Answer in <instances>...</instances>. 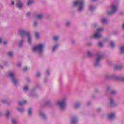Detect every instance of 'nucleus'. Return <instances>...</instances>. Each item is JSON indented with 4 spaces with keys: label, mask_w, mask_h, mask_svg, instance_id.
<instances>
[{
    "label": "nucleus",
    "mask_w": 124,
    "mask_h": 124,
    "mask_svg": "<svg viewBox=\"0 0 124 124\" xmlns=\"http://www.w3.org/2000/svg\"><path fill=\"white\" fill-rule=\"evenodd\" d=\"M18 34L21 36V37H22V38H23V37H25V36H27L28 43H29V44L31 43V36L30 35V34L26 32V31L20 30L18 31Z\"/></svg>",
    "instance_id": "1"
},
{
    "label": "nucleus",
    "mask_w": 124,
    "mask_h": 124,
    "mask_svg": "<svg viewBox=\"0 0 124 124\" xmlns=\"http://www.w3.org/2000/svg\"><path fill=\"white\" fill-rule=\"evenodd\" d=\"M78 3H79V11H81L84 8V1L83 0H79L75 1L74 3V6H76Z\"/></svg>",
    "instance_id": "2"
},
{
    "label": "nucleus",
    "mask_w": 124,
    "mask_h": 124,
    "mask_svg": "<svg viewBox=\"0 0 124 124\" xmlns=\"http://www.w3.org/2000/svg\"><path fill=\"white\" fill-rule=\"evenodd\" d=\"M43 48H44V45L43 44H40L36 46H34L33 50L34 52H42Z\"/></svg>",
    "instance_id": "3"
},
{
    "label": "nucleus",
    "mask_w": 124,
    "mask_h": 124,
    "mask_svg": "<svg viewBox=\"0 0 124 124\" xmlns=\"http://www.w3.org/2000/svg\"><path fill=\"white\" fill-rule=\"evenodd\" d=\"M103 31V29L99 28L97 29L96 32L93 35L94 38H99L101 37V35L99 34L100 32H101Z\"/></svg>",
    "instance_id": "4"
},
{
    "label": "nucleus",
    "mask_w": 124,
    "mask_h": 124,
    "mask_svg": "<svg viewBox=\"0 0 124 124\" xmlns=\"http://www.w3.org/2000/svg\"><path fill=\"white\" fill-rule=\"evenodd\" d=\"M59 106L60 107L61 110H64L65 109V100L63 99L61 101L58 103Z\"/></svg>",
    "instance_id": "5"
},
{
    "label": "nucleus",
    "mask_w": 124,
    "mask_h": 124,
    "mask_svg": "<svg viewBox=\"0 0 124 124\" xmlns=\"http://www.w3.org/2000/svg\"><path fill=\"white\" fill-rule=\"evenodd\" d=\"M111 10L112 11L108 12L107 14L108 15H112L113 13H115L117 10H118V7L116 5H113L111 6Z\"/></svg>",
    "instance_id": "6"
},
{
    "label": "nucleus",
    "mask_w": 124,
    "mask_h": 124,
    "mask_svg": "<svg viewBox=\"0 0 124 124\" xmlns=\"http://www.w3.org/2000/svg\"><path fill=\"white\" fill-rule=\"evenodd\" d=\"M9 76L11 78H12V81L15 84V85H16L17 83H18V81L14 78V74L13 72H10L9 73Z\"/></svg>",
    "instance_id": "7"
},
{
    "label": "nucleus",
    "mask_w": 124,
    "mask_h": 124,
    "mask_svg": "<svg viewBox=\"0 0 124 124\" xmlns=\"http://www.w3.org/2000/svg\"><path fill=\"white\" fill-rule=\"evenodd\" d=\"M101 59V56L99 54H97V58L96 59V62L95 63V66H96L97 65H98V62H99V61H100Z\"/></svg>",
    "instance_id": "8"
},
{
    "label": "nucleus",
    "mask_w": 124,
    "mask_h": 124,
    "mask_svg": "<svg viewBox=\"0 0 124 124\" xmlns=\"http://www.w3.org/2000/svg\"><path fill=\"white\" fill-rule=\"evenodd\" d=\"M16 7L19 9H21V8L23 7V3L21 2H17L16 3Z\"/></svg>",
    "instance_id": "9"
},
{
    "label": "nucleus",
    "mask_w": 124,
    "mask_h": 124,
    "mask_svg": "<svg viewBox=\"0 0 124 124\" xmlns=\"http://www.w3.org/2000/svg\"><path fill=\"white\" fill-rule=\"evenodd\" d=\"M108 117L109 120H112L115 118V114L114 113L110 114L108 116Z\"/></svg>",
    "instance_id": "10"
},
{
    "label": "nucleus",
    "mask_w": 124,
    "mask_h": 124,
    "mask_svg": "<svg viewBox=\"0 0 124 124\" xmlns=\"http://www.w3.org/2000/svg\"><path fill=\"white\" fill-rule=\"evenodd\" d=\"M27 103V101L23 100V102H20L18 104L19 106H21V105H24V104H26Z\"/></svg>",
    "instance_id": "11"
},
{
    "label": "nucleus",
    "mask_w": 124,
    "mask_h": 124,
    "mask_svg": "<svg viewBox=\"0 0 124 124\" xmlns=\"http://www.w3.org/2000/svg\"><path fill=\"white\" fill-rule=\"evenodd\" d=\"M77 122V119L76 118H73L72 120V124H76Z\"/></svg>",
    "instance_id": "12"
},
{
    "label": "nucleus",
    "mask_w": 124,
    "mask_h": 124,
    "mask_svg": "<svg viewBox=\"0 0 124 124\" xmlns=\"http://www.w3.org/2000/svg\"><path fill=\"white\" fill-rule=\"evenodd\" d=\"M36 19H42L43 18V16L41 15H38L36 16Z\"/></svg>",
    "instance_id": "13"
},
{
    "label": "nucleus",
    "mask_w": 124,
    "mask_h": 124,
    "mask_svg": "<svg viewBox=\"0 0 124 124\" xmlns=\"http://www.w3.org/2000/svg\"><path fill=\"white\" fill-rule=\"evenodd\" d=\"M102 23L103 24H107V23H108V20L105 18H103L102 19Z\"/></svg>",
    "instance_id": "14"
},
{
    "label": "nucleus",
    "mask_w": 124,
    "mask_h": 124,
    "mask_svg": "<svg viewBox=\"0 0 124 124\" xmlns=\"http://www.w3.org/2000/svg\"><path fill=\"white\" fill-rule=\"evenodd\" d=\"M28 115H29V116L31 115V108H29L28 109Z\"/></svg>",
    "instance_id": "15"
},
{
    "label": "nucleus",
    "mask_w": 124,
    "mask_h": 124,
    "mask_svg": "<svg viewBox=\"0 0 124 124\" xmlns=\"http://www.w3.org/2000/svg\"><path fill=\"white\" fill-rule=\"evenodd\" d=\"M74 107L75 109H77V108H79V107H80V105L79 104H76Z\"/></svg>",
    "instance_id": "16"
},
{
    "label": "nucleus",
    "mask_w": 124,
    "mask_h": 124,
    "mask_svg": "<svg viewBox=\"0 0 124 124\" xmlns=\"http://www.w3.org/2000/svg\"><path fill=\"white\" fill-rule=\"evenodd\" d=\"M110 46L112 48H113V47L115 46V44L114 43V42L111 41L110 42Z\"/></svg>",
    "instance_id": "17"
},
{
    "label": "nucleus",
    "mask_w": 124,
    "mask_h": 124,
    "mask_svg": "<svg viewBox=\"0 0 124 124\" xmlns=\"http://www.w3.org/2000/svg\"><path fill=\"white\" fill-rule=\"evenodd\" d=\"M53 40H54V41H57V40H58V39H59V37H58V36L53 37Z\"/></svg>",
    "instance_id": "18"
},
{
    "label": "nucleus",
    "mask_w": 124,
    "mask_h": 124,
    "mask_svg": "<svg viewBox=\"0 0 124 124\" xmlns=\"http://www.w3.org/2000/svg\"><path fill=\"white\" fill-rule=\"evenodd\" d=\"M17 110L19 112H24V111H25V109H24V108H17Z\"/></svg>",
    "instance_id": "19"
},
{
    "label": "nucleus",
    "mask_w": 124,
    "mask_h": 124,
    "mask_svg": "<svg viewBox=\"0 0 124 124\" xmlns=\"http://www.w3.org/2000/svg\"><path fill=\"white\" fill-rule=\"evenodd\" d=\"M31 0H29L27 1V5H31Z\"/></svg>",
    "instance_id": "20"
},
{
    "label": "nucleus",
    "mask_w": 124,
    "mask_h": 124,
    "mask_svg": "<svg viewBox=\"0 0 124 124\" xmlns=\"http://www.w3.org/2000/svg\"><path fill=\"white\" fill-rule=\"evenodd\" d=\"M29 90V88L27 86H24L23 87V91H28Z\"/></svg>",
    "instance_id": "21"
},
{
    "label": "nucleus",
    "mask_w": 124,
    "mask_h": 124,
    "mask_svg": "<svg viewBox=\"0 0 124 124\" xmlns=\"http://www.w3.org/2000/svg\"><path fill=\"white\" fill-rule=\"evenodd\" d=\"M120 52L121 53H124V46L121 47Z\"/></svg>",
    "instance_id": "22"
},
{
    "label": "nucleus",
    "mask_w": 124,
    "mask_h": 124,
    "mask_svg": "<svg viewBox=\"0 0 124 124\" xmlns=\"http://www.w3.org/2000/svg\"><path fill=\"white\" fill-rule=\"evenodd\" d=\"M98 46L100 47H102V46H103V44H102V43L101 42H99L98 43Z\"/></svg>",
    "instance_id": "23"
},
{
    "label": "nucleus",
    "mask_w": 124,
    "mask_h": 124,
    "mask_svg": "<svg viewBox=\"0 0 124 124\" xmlns=\"http://www.w3.org/2000/svg\"><path fill=\"white\" fill-rule=\"evenodd\" d=\"M57 48H58V46H54L53 48V51H55Z\"/></svg>",
    "instance_id": "24"
},
{
    "label": "nucleus",
    "mask_w": 124,
    "mask_h": 124,
    "mask_svg": "<svg viewBox=\"0 0 124 124\" xmlns=\"http://www.w3.org/2000/svg\"><path fill=\"white\" fill-rule=\"evenodd\" d=\"M35 35H36V37L37 38H38L39 37V33H38V32H36Z\"/></svg>",
    "instance_id": "25"
},
{
    "label": "nucleus",
    "mask_w": 124,
    "mask_h": 124,
    "mask_svg": "<svg viewBox=\"0 0 124 124\" xmlns=\"http://www.w3.org/2000/svg\"><path fill=\"white\" fill-rule=\"evenodd\" d=\"M12 124H16V121H15V120H14V119L12 120Z\"/></svg>",
    "instance_id": "26"
},
{
    "label": "nucleus",
    "mask_w": 124,
    "mask_h": 124,
    "mask_svg": "<svg viewBox=\"0 0 124 124\" xmlns=\"http://www.w3.org/2000/svg\"><path fill=\"white\" fill-rule=\"evenodd\" d=\"M13 54V53L12 52H9L8 53V55L9 56V57H11V56H12Z\"/></svg>",
    "instance_id": "27"
},
{
    "label": "nucleus",
    "mask_w": 124,
    "mask_h": 124,
    "mask_svg": "<svg viewBox=\"0 0 124 124\" xmlns=\"http://www.w3.org/2000/svg\"><path fill=\"white\" fill-rule=\"evenodd\" d=\"M9 114H10L9 112L8 111H7L6 112V117H9Z\"/></svg>",
    "instance_id": "28"
},
{
    "label": "nucleus",
    "mask_w": 124,
    "mask_h": 124,
    "mask_svg": "<svg viewBox=\"0 0 124 124\" xmlns=\"http://www.w3.org/2000/svg\"><path fill=\"white\" fill-rule=\"evenodd\" d=\"M28 70V67H25L23 69V71H27Z\"/></svg>",
    "instance_id": "29"
},
{
    "label": "nucleus",
    "mask_w": 124,
    "mask_h": 124,
    "mask_svg": "<svg viewBox=\"0 0 124 124\" xmlns=\"http://www.w3.org/2000/svg\"><path fill=\"white\" fill-rule=\"evenodd\" d=\"M36 76H37V77H40V76H41L40 73H37Z\"/></svg>",
    "instance_id": "30"
},
{
    "label": "nucleus",
    "mask_w": 124,
    "mask_h": 124,
    "mask_svg": "<svg viewBox=\"0 0 124 124\" xmlns=\"http://www.w3.org/2000/svg\"><path fill=\"white\" fill-rule=\"evenodd\" d=\"M115 93H116V91H111V94H115Z\"/></svg>",
    "instance_id": "31"
},
{
    "label": "nucleus",
    "mask_w": 124,
    "mask_h": 124,
    "mask_svg": "<svg viewBox=\"0 0 124 124\" xmlns=\"http://www.w3.org/2000/svg\"><path fill=\"white\" fill-rule=\"evenodd\" d=\"M87 55H88V57H90L91 55H92V53H91V52H88L87 53Z\"/></svg>",
    "instance_id": "32"
},
{
    "label": "nucleus",
    "mask_w": 124,
    "mask_h": 124,
    "mask_svg": "<svg viewBox=\"0 0 124 124\" xmlns=\"http://www.w3.org/2000/svg\"><path fill=\"white\" fill-rule=\"evenodd\" d=\"M115 69H121V66L115 67Z\"/></svg>",
    "instance_id": "33"
},
{
    "label": "nucleus",
    "mask_w": 124,
    "mask_h": 124,
    "mask_svg": "<svg viewBox=\"0 0 124 124\" xmlns=\"http://www.w3.org/2000/svg\"><path fill=\"white\" fill-rule=\"evenodd\" d=\"M110 104H113L114 103V101L113 100H110Z\"/></svg>",
    "instance_id": "34"
},
{
    "label": "nucleus",
    "mask_w": 124,
    "mask_h": 124,
    "mask_svg": "<svg viewBox=\"0 0 124 124\" xmlns=\"http://www.w3.org/2000/svg\"><path fill=\"white\" fill-rule=\"evenodd\" d=\"M41 116L42 117H45V114H44V113H41Z\"/></svg>",
    "instance_id": "35"
},
{
    "label": "nucleus",
    "mask_w": 124,
    "mask_h": 124,
    "mask_svg": "<svg viewBox=\"0 0 124 124\" xmlns=\"http://www.w3.org/2000/svg\"><path fill=\"white\" fill-rule=\"evenodd\" d=\"M93 6H90L89 7V9L90 10H93Z\"/></svg>",
    "instance_id": "36"
},
{
    "label": "nucleus",
    "mask_w": 124,
    "mask_h": 124,
    "mask_svg": "<svg viewBox=\"0 0 124 124\" xmlns=\"http://www.w3.org/2000/svg\"><path fill=\"white\" fill-rule=\"evenodd\" d=\"M22 44H23V41H21L20 43H19V46H21Z\"/></svg>",
    "instance_id": "37"
},
{
    "label": "nucleus",
    "mask_w": 124,
    "mask_h": 124,
    "mask_svg": "<svg viewBox=\"0 0 124 124\" xmlns=\"http://www.w3.org/2000/svg\"><path fill=\"white\" fill-rule=\"evenodd\" d=\"M20 66H21V63H18L17 64V67H20Z\"/></svg>",
    "instance_id": "38"
},
{
    "label": "nucleus",
    "mask_w": 124,
    "mask_h": 124,
    "mask_svg": "<svg viewBox=\"0 0 124 124\" xmlns=\"http://www.w3.org/2000/svg\"><path fill=\"white\" fill-rule=\"evenodd\" d=\"M36 25H37V23H36V22H34V26H36Z\"/></svg>",
    "instance_id": "39"
},
{
    "label": "nucleus",
    "mask_w": 124,
    "mask_h": 124,
    "mask_svg": "<svg viewBox=\"0 0 124 124\" xmlns=\"http://www.w3.org/2000/svg\"><path fill=\"white\" fill-rule=\"evenodd\" d=\"M11 4H12V5H14V1H12Z\"/></svg>",
    "instance_id": "40"
},
{
    "label": "nucleus",
    "mask_w": 124,
    "mask_h": 124,
    "mask_svg": "<svg viewBox=\"0 0 124 124\" xmlns=\"http://www.w3.org/2000/svg\"><path fill=\"white\" fill-rule=\"evenodd\" d=\"M30 14H31V13H30V12L27 13V16H29V15H30Z\"/></svg>",
    "instance_id": "41"
},
{
    "label": "nucleus",
    "mask_w": 124,
    "mask_h": 124,
    "mask_svg": "<svg viewBox=\"0 0 124 124\" xmlns=\"http://www.w3.org/2000/svg\"><path fill=\"white\" fill-rule=\"evenodd\" d=\"M2 40H1V38H0V43H1Z\"/></svg>",
    "instance_id": "42"
},
{
    "label": "nucleus",
    "mask_w": 124,
    "mask_h": 124,
    "mask_svg": "<svg viewBox=\"0 0 124 124\" xmlns=\"http://www.w3.org/2000/svg\"><path fill=\"white\" fill-rule=\"evenodd\" d=\"M107 91H109V87L107 88Z\"/></svg>",
    "instance_id": "43"
},
{
    "label": "nucleus",
    "mask_w": 124,
    "mask_h": 124,
    "mask_svg": "<svg viewBox=\"0 0 124 124\" xmlns=\"http://www.w3.org/2000/svg\"><path fill=\"white\" fill-rule=\"evenodd\" d=\"M3 43H4V44H6V43H7L6 42H5V41H4V42H3Z\"/></svg>",
    "instance_id": "44"
},
{
    "label": "nucleus",
    "mask_w": 124,
    "mask_h": 124,
    "mask_svg": "<svg viewBox=\"0 0 124 124\" xmlns=\"http://www.w3.org/2000/svg\"><path fill=\"white\" fill-rule=\"evenodd\" d=\"M47 73H48V74H49V71H48V70H47Z\"/></svg>",
    "instance_id": "45"
},
{
    "label": "nucleus",
    "mask_w": 124,
    "mask_h": 124,
    "mask_svg": "<svg viewBox=\"0 0 124 124\" xmlns=\"http://www.w3.org/2000/svg\"><path fill=\"white\" fill-rule=\"evenodd\" d=\"M122 81H124V78H122Z\"/></svg>",
    "instance_id": "46"
},
{
    "label": "nucleus",
    "mask_w": 124,
    "mask_h": 124,
    "mask_svg": "<svg viewBox=\"0 0 124 124\" xmlns=\"http://www.w3.org/2000/svg\"><path fill=\"white\" fill-rule=\"evenodd\" d=\"M96 0H92V1H95Z\"/></svg>",
    "instance_id": "47"
},
{
    "label": "nucleus",
    "mask_w": 124,
    "mask_h": 124,
    "mask_svg": "<svg viewBox=\"0 0 124 124\" xmlns=\"http://www.w3.org/2000/svg\"><path fill=\"white\" fill-rule=\"evenodd\" d=\"M66 24L67 25V26H68V23L67 22V23H66Z\"/></svg>",
    "instance_id": "48"
}]
</instances>
